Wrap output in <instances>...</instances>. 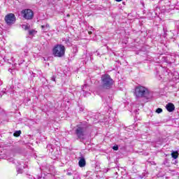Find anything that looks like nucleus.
<instances>
[{"instance_id": "obj_1", "label": "nucleus", "mask_w": 179, "mask_h": 179, "mask_svg": "<svg viewBox=\"0 0 179 179\" xmlns=\"http://www.w3.org/2000/svg\"><path fill=\"white\" fill-rule=\"evenodd\" d=\"M136 99H143L147 101H150L153 99V92L149 90L146 87L138 85L136 87L134 91Z\"/></svg>"}, {"instance_id": "obj_2", "label": "nucleus", "mask_w": 179, "mask_h": 179, "mask_svg": "<svg viewBox=\"0 0 179 179\" xmlns=\"http://www.w3.org/2000/svg\"><path fill=\"white\" fill-rule=\"evenodd\" d=\"M114 85V80L108 74H103L101 77V87L103 90H110Z\"/></svg>"}, {"instance_id": "obj_3", "label": "nucleus", "mask_w": 179, "mask_h": 179, "mask_svg": "<svg viewBox=\"0 0 179 179\" xmlns=\"http://www.w3.org/2000/svg\"><path fill=\"white\" fill-rule=\"evenodd\" d=\"M87 131V126L84 124H80L76 126V135L78 139L83 141L85 139V135Z\"/></svg>"}, {"instance_id": "obj_4", "label": "nucleus", "mask_w": 179, "mask_h": 179, "mask_svg": "<svg viewBox=\"0 0 179 179\" xmlns=\"http://www.w3.org/2000/svg\"><path fill=\"white\" fill-rule=\"evenodd\" d=\"M65 46L63 45L57 44L55 45L52 49V54L54 57H57V58H62L65 55Z\"/></svg>"}, {"instance_id": "obj_5", "label": "nucleus", "mask_w": 179, "mask_h": 179, "mask_svg": "<svg viewBox=\"0 0 179 179\" xmlns=\"http://www.w3.org/2000/svg\"><path fill=\"white\" fill-rule=\"evenodd\" d=\"M4 20L7 26H12V24H15L16 22V17L13 13H8L5 16Z\"/></svg>"}, {"instance_id": "obj_6", "label": "nucleus", "mask_w": 179, "mask_h": 179, "mask_svg": "<svg viewBox=\"0 0 179 179\" xmlns=\"http://www.w3.org/2000/svg\"><path fill=\"white\" fill-rule=\"evenodd\" d=\"M21 15L22 17L26 20H31L34 17V13L31 9H24L21 11Z\"/></svg>"}, {"instance_id": "obj_7", "label": "nucleus", "mask_w": 179, "mask_h": 179, "mask_svg": "<svg viewBox=\"0 0 179 179\" xmlns=\"http://www.w3.org/2000/svg\"><path fill=\"white\" fill-rule=\"evenodd\" d=\"M166 108L167 111H169V113H173V111H174V110H176V106H174V104H173L171 103H169L166 104Z\"/></svg>"}, {"instance_id": "obj_8", "label": "nucleus", "mask_w": 179, "mask_h": 179, "mask_svg": "<svg viewBox=\"0 0 179 179\" xmlns=\"http://www.w3.org/2000/svg\"><path fill=\"white\" fill-rule=\"evenodd\" d=\"M78 164L80 167H85L86 166V160L85 157H81L78 162Z\"/></svg>"}, {"instance_id": "obj_9", "label": "nucleus", "mask_w": 179, "mask_h": 179, "mask_svg": "<svg viewBox=\"0 0 179 179\" xmlns=\"http://www.w3.org/2000/svg\"><path fill=\"white\" fill-rule=\"evenodd\" d=\"M171 156H172L173 159H177L178 157V151L172 152L171 154Z\"/></svg>"}, {"instance_id": "obj_10", "label": "nucleus", "mask_w": 179, "mask_h": 179, "mask_svg": "<svg viewBox=\"0 0 179 179\" xmlns=\"http://www.w3.org/2000/svg\"><path fill=\"white\" fill-rule=\"evenodd\" d=\"M72 52L73 54V57H75L76 55V54L78 53V48L73 47L72 49Z\"/></svg>"}, {"instance_id": "obj_11", "label": "nucleus", "mask_w": 179, "mask_h": 179, "mask_svg": "<svg viewBox=\"0 0 179 179\" xmlns=\"http://www.w3.org/2000/svg\"><path fill=\"white\" fill-rule=\"evenodd\" d=\"M22 134V131L19 130V131H16L14 134L13 136H20V134Z\"/></svg>"}, {"instance_id": "obj_12", "label": "nucleus", "mask_w": 179, "mask_h": 179, "mask_svg": "<svg viewBox=\"0 0 179 179\" xmlns=\"http://www.w3.org/2000/svg\"><path fill=\"white\" fill-rule=\"evenodd\" d=\"M41 29L44 33H47L50 30V29L45 27V25H42Z\"/></svg>"}, {"instance_id": "obj_13", "label": "nucleus", "mask_w": 179, "mask_h": 179, "mask_svg": "<svg viewBox=\"0 0 179 179\" xmlns=\"http://www.w3.org/2000/svg\"><path fill=\"white\" fill-rule=\"evenodd\" d=\"M36 30L34 29H31L29 31V36H34V34H36Z\"/></svg>"}, {"instance_id": "obj_14", "label": "nucleus", "mask_w": 179, "mask_h": 179, "mask_svg": "<svg viewBox=\"0 0 179 179\" xmlns=\"http://www.w3.org/2000/svg\"><path fill=\"white\" fill-rule=\"evenodd\" d=\"M17 174H22L23 173V169L19 167H17Z\"/></svg>"}, {"instance_id": "obj_15", "label": "nucleus", "mask_w": 179, "mask_h": 179, "mask_svg": "<svg viewBox=\"0 0 179 179\" xmlns=\"http://www.w3.org/2000/svg\"><path fill=\"white\" fill-rule=\"evenodd\" d=\"M156 113H157V114H160L161 113H163V109L158 108L156 110Z\"/></svg>"}, {"instance_id": "obj_16", "label": "nucleus", "mask_w": 179, "mask_h": 179, "mask_svg": "<svg viewBox=\"0 0 179 179\" xmlns=\"http://www.w3.org/2000/svg\"><path fill=\"white\" fill-rule=\"evenodd\" d=\"M56 78H57V77L55 76H53L51 77V80H52V82H55Z\"/></svg>"}, {"instance_id": "obj_17", "label": "nucleus", "mask_w": 179, "mask_h": 179, "mask_svg": "<svg viewBox=\"0 0 179 179\" xmlns=\"http://www.w3.org/2000/svg\"><path fill=\"white\" fill-rule=\"evenodd\" d=\"M113 150H118V145H115L113 147Z\"/></svg>"}, {"instance_id": "obj_18", "label": "nucleus", "mask_w": 179, "mask_h": 179, "mask_svg": "<svg viewBox=\"0 0 179 179\" xmlns=\"http://www.w3.org/2000/svg\"><path fill=\"white\" fill-rule=\"evenodd\" d=\"M23 28L24 29V30H29V26L27 25H23Z\"/></svg>"}, {"instance_id": "obj_19", "label": "nucleus", "mask_w": 179, "mask_h": 179, "mask_svg": "<svg viewBox=\"0 0 179 179\" xmlns=\"http://www.w3.org/2000/svg\"><path fill=\"white\" fill-rule=\"evenodd\" d=\"M85 87H87V85H85L83 87V88H82L83 92H85Z\"/></svg>"}, {"instance_id": "obj_20", "label": "nucleus", "mask_w": 179, "mask_h": 179, "mask_svg": "<svg viewBox=\"0 0 179 179\" xmlns=\"http://www.w3.org/2000/svg\"><path fill=\"white\" fill-rule=\"evenodd\" d=\"M45 27L46 29H50V24H46L45 25Z\"/></svg>"}, {"instance_id": "obj_21", "label": "nucleus", "mask_w": 179, "mask_h": 179, "mask_svg": "<svg viewBox=\"0 0 179 179\" xmlns=\"http://www.w3.org/2000/svg\"><path fill=\"white\" fill-rule=\"evenodd\" d=\"M67 176H72V173L71 172H68Z\"/></svg>"}, {"instance_id": "obj_22", "label": "nucleus", "mask_w": 179, "mask_h": 179, "mask_svg": "<svg viewBox=\"0 0 179 179\" xmlns=\"http://www.w3.org/2000/svg\"><path fill=\"white\" fill-rule=\"evenodd\" d=\"M48 148H51V149H52V145H48V147H47Z\"/></svg>"}, {"instance_id": "obj_23", "label": "nucleus", "mask_w": 179, "mask_h": 179, "mask_svg": "<svg viewBox=\"0 0 179 179\" xmlns=\"http://www.w3.org/2000/svg\"><path fill=\"white\" fill-rule=\"evenodd\" d=\"M116 1V2H121V1H122V0H115Z\"/></svg>"}, {"instance_id": "obj_24", "label": "nucleus", "mask_w": 179, "mask_h": 179, "mask_svg": "<svg viewBox=\"0 0 179 179\" xmlns=\"http://www.w3.org/2000/svg\"><path fill=\"white\" fill-rule=\"evenodd\" d=\"M88 34H92V31H88Z\"/></svg>"}, {"instance_id": "obj_25", "label": "nucleus", "mask_w": 179, "mask_h": 179, "mask_svg": "<svg viewBox=\"0 0 179 179\" xmlns=\"http://www.w3.org/2000/svg\"><path fill=\"white\" fill-rule=\"evenodd\" d=\"M97 52V55H100V53H99L98 52Z\"/></svg>"}, {"instance_id": "obj_26", "label": "nucleus", "mask_w": 179, "mask_h": 179, "mask_svg": "<svg viewBox=\"0 0 179 179\" xmlns=\"http://www.w3.org/2000/svg\"><path fill=\"white\" fill-rule=\"evenodd\" d=\"M67 16L69 17V14H68Z\"/></svg>"}, {"instance_id": "obj_27", "label": "nucleus", "mask_w": 179, "mask_h": 179, "mask_svg": "<svg viewBox=\"0 0 179 179\" xmlns=\"http://www.w3.org/2000/svg\"><path fill=\"white\" fill-rule=\"evenodd\" d=\"M18 163V164H20V162H17Z\"/></svg>"}]
</instances>
